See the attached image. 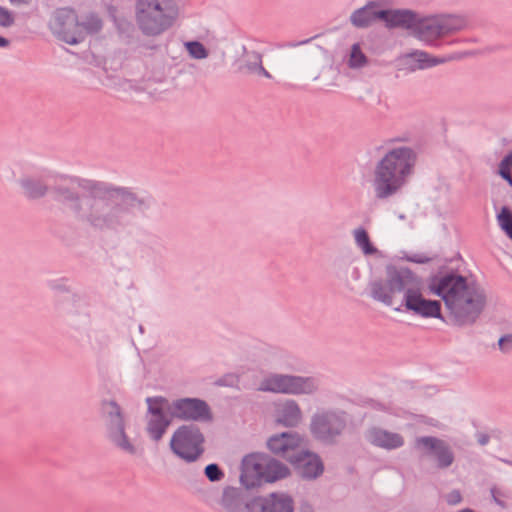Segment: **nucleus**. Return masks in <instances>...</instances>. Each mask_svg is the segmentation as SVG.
Segmentation results:
<instances>
[{
	"label": "nucleus",
	"mask_w": 512,
	"mask_h": 512,
	"mask_svg": "<svg viewBox=\"0 0 512 512\" xmlns=\"http://www.w3.org/2000/svg\"><path fill=\"white\" fill-rule=\"evenodd\" d=\"M383 13L382 21L386 24L387 27H401L412 31L418 17L415 12L406 9H383Z\"/></svg>",
	"instance_id": "5701e85b"
},
{
	"label": "nucleus",
	"mask_w": 512,
	"mask_h": 512,
	"mask_svg": "<svg viewBox=\"0 0 512 512\" xmlns=\"http://www.w3.org/2000/svg\"><path fill=\"white\" fill-rule=\"evenodd\" d=\"M255 73H257L259 75H262V76H264L266 78H269V79L272 77L271 74L263 67V65L259 66L258 70Z\"/></svg>",
	"instance_id": "c03bdc74"
},
{
	"label": "nucleus",
	"mask_w": 512,
	"mask_h": 512,
	"mask_svg": "<svg viewBox=\"0 0 512 512\" xmlns=\"http://www.w3.org/2000/svg\"><path fill=\"white\" fill-rule=\"evenodd\" d=\"M146 432L155 441H160L166 433L173 418L168 412V399L162 396L147 397Z\"/></svg>",
	"instance_id": "ddd939ff"
},
{
	"label": "nucleus",
	"mask_w": 512,
	"mask_h": 512,
	"mask_svg": "<svg viewBox=\"0 0 512 512\" xmlns=\"http://www.w3.org/2000/svg\"><path fill=\"white\" fill-rule=\"evenodd\" d=\"M430 291L441 297L457 326L472 325L479 318L486 305L484 289L466 277L450 272L434 277Z\"/></svg>",
	"instance_id": "f03ea898"
},
{
	"label": "nucleus",
	"mask_w": 512,
	"mask_h": 512,
	"mask_svg": "<svg viewBox=\"0 0 512 512\" xmlns=\"http://www.w3.org/2000/svg\"><path fill=\"white\" fill-rule=\"evenodd\" d=\"M204 474L211 482H218L224 478V472L215 463L208 464L204 469Z\"/></svg>",
	"instance_id": "473e14b6"
},
{
	"label": "nucleus",
	"mask_w": 512,
	"mask_h": 512,
	"mask_svg": "<svg viewBox=\"0 0 512 512\" xmlns=\"http://www.w3.org/2000/svg\"><path fill=\"white\" fill-rule=\"evenodd\" d=\"M301 478L314 480L324 472V464L320 456L310 452L302 446L296 456L290 462Z\"/></svg>",
	"instance_id": "a211bd4d"
},
{
	"label": "nucleus",
	"mask_w": 512,
	"mask_h": 512,
	"mask_svg": "<svg viewBox=\"0 0 512 512\" xmlns=\"http://www.w3.org/2000/svg\"><path fill=\"white\" fill-rule=\"evenodd\" d=\"M50 29L59 40L67 44L76 45L82 42L78 32V16L70 8H61L54 13Z\"/></svg>",
	"instance_id": "4468645a"
},
{
	"label": "nucleus",
	"mask_w": 512,
	"mask_h": 512,
	"mask_svg": "<svg viewBox=\"0 0 512 512\" xmlns=\"http://www.w3.org/2000/svg\"><path fill=\"white\" fill-rule=\"evenodd\" d=\"M417 153L409 146L389 149L376 163L371 187L377 201H389L398 196L414 174Z\"/></svg>",
	"instance_id": "7ed1b4c3"
},
{
	"label": "nucleus",
	"mask_w": 512,
	"mask_h": 512,
	"mask_svg": "<svg viewBox=\"0 0 512 512\" xmlns=\"http://www.w3.org/2000/svg\"><path fill=\"white\" fill-rule=\"evenodd\" d=\"M102 409L105 415V426L108 439L119 449L135 454L136 448L125 432V421L121 407L113 400L104 401Z\"/></svg>",
	"instance_id": "f8f14e48"
},
{
	"label": "nucleus",
	"mask_w": 512,
	"mask_h": 512,
	"mask_svg": "<svg viewBox=\"0 0 512 512\" xmlns=\"http://www.w3.org/2000/svg\"><path fill=\"white\" fill-rule=\"evenodd\" d=\"M251 509L257 512H293L292 498L284 493H271L267 497H259L252 501Z\"/></svg>",
	"instance_id": "6ab92c4d"
},
{
	"label": "nucleus",
	"mask_w": 512,
	"mask_h": 512,
	"mask_svg": "<svg viewBox=\"0 0 512 512\" xmlns=\"http://www.w3.org/2000/svg\"><path fill=\"white\" fill-rule=\"evenodd\" d=\"M168 413L171 418L192 423H209L213 413L209 404L200 398L183 397L168 400Z\"/></svg>",
	"instance_id": "9b49d317"
},
{
	"label": "nucleus",
	"mask_w": 512,
	"mask_h": 512,
	"mask_svg": "<svg viewBox=\"0 0 512 512\" xmlns=\"http://www.w3.org/2000/svg\"><path fill=\"white\" fill-rule=\"evenodd\" d=\"M429 258L424 256V255H414L412 258H411V261L415 262V263H419V264H424V263H427L429 262Z\"/></svg>",
	"instance_id": "37998d69"
},
{
	"label": "nucleus",
	"mask_w": 512,
	"mask_h": 512,
	"mask_svg": "<svg viewBox=\"0 0 512 512\" xmlns=\"http://www.w3.org/2000/svg\"><path fill=\"white\" fill-rule=\"evenodd\" d=\"M10 44L9 40L0 36V48H6Z\"/></svg>",
	"instance_id": "a18cd8bd"
},
{
	"label": "nucleus",
	"mask_w": 512,
	"mask_h": 512,
	"mask_svg": "<svg viewBox=\"0 0 512 512\" xmlns=\"http://www.w3.org/2000/svg\"><path fill=\"white\" fill-rule=\"evenodd\" d=\"M302 420L299 404L293 399H287L276 410V422L285 427H296Z\"/></svg>",
	"instance_id": "b1692460"
},
{
	"label": "nucleus",
	"mask_w": 512,
	"mask_h": 512,
	"mask_svg": "<svg viewBox=\"0 0 512 512\" xmlns=\"http://www.w3.org/2000/svg\"><path fill=\"white\" fill-rule=\"evenodd\" d=\"M443 37L461 31L467 27V20L462 15H437Z\"/></svg>",
	"instance_id": "393cba45"
},
{
	"label": "nucleus",
	"mask_w": 512,
	"mask_h": 512,
	"mask_svg": "<svg viewBox=\"0 0 512 512\" xmlns=\"http://www.w3.org/2000/svg\"><path fill=\"white\" fill-rule=\"evenodd\" d=\"M12 3L15 4H28L30 0H10Z\"/></svg>",
	"instance_id": "de8ad7c7"
},
{
	"label": "nucleus",
	"mask_w": 512,
	"mask_h": 512,
	"mask_svg": "<svg viewBox=\"0 0 512 512\" xmlns=\"http://www.w3.org/2000/svg\"><path fill=\"white\" fill-rule=\"evenodd\" d=\"M491 494H492V497H493V500L494 502L500 506L501 508H507V504L500 499V496H504V493L500 492V491H497L496 489H491Z\"/></svg>",
	"instance_id": "a19ab883"
},
{
	"label": "nucleus",
	"mask_w": 512,
	"mask_h": 512,
	"mask_svg": "<svg viewBox=\"0 0 512 512\" xmlns=\"http://www.w3.org/2000/svg\"><path fill=\"white\" fill-rule=\"evenodd\" d=\"M383 14L379 3L370 1L350 15V22L357 28H366L377 20H382Z\"/></svg>",
	"instance_id": "4be33fe9"
},
{
	"label": "nucleus",
	"mask_w": 512,
	"mask_h": 512,
	"mask_svg": "<svg viewBox=\"0 0 512 512\" xmlns=\"http://www.w3.org/2000/svg\"><path fill=\"white\" fill-rule=\"evenodd\" d=\"M185 46L190 56L194 59H205L208 56V51L205 46L199 41L186 42Z\"/></svg>",
	"instance_id": "c756f323"
},
{
	"label": "nucleus",
	"mask_w": 512,
	"mask_h": 512,
	"mask_svg": "<svg viewBox=\"0 0 512 512\" xmlns=\"http://www.w3.org/2000/svg\"><path fill=\"white\" fill-rule=\"evenodd\" d=\"M415 449L432 456L439 469L449 468L455 461L451 446L443 439L435 436H420L415 439Z\"/></svg>",
	"instance_id": "2eb2a0df"
},
{
	"label": "nucleus",
	"mask_w": 512,
	"mask_h": 512,
	"mask_svg": "<svg viewBox=\"0 0 512 512\" xmlns=\"http://www.w3.org/2000/svg\"><path fill=\"white\" fill-rule=\"evenodd\" d=\"M288 475L289 468L280 461L264 454H249L242 460L240 482L250 489Z\"/></svg>",
	"instance_id": "39448f33"
},
{
	"label": "nucleus",
	"mask_w": 512,
	"mask_h": 512,
	"mask_svg": "<svg viewBox=\"0 0 512 512\" xmlns=\"http://www.w3.org/2000/svg\"><path fill=\"white\" fill-rule=\"evenodd\" d=\"M14 24V16L11 11L0 6V26L3 28L11 27Z\"/></svg>",
	"instance_id": "c9c22d12"
},
{
	"label": "nucleus",
	"mask_w": 512,
	"mask_h": 512,
	"mask_svg": "<svg viewBox=\"0 0 512 512\" xmlns=\"http://www.w3.org/2000/svg\"><path fill=\"white\" fill-rule=\"evenodd\" d=\"M364 438L370 445L386 451L397 450L405 445V438L401 433L377 425L368 427Z\"/></svg>",
	"instance_id": "f3484780"
},
{
	"label": "nucleus",
	"mask_w": 512,
	"mask_h": 512,
	"mask_svg": "<svg viewBox=\"0 0 512 512\" xmlns=\"http://www.w3.org/2000/svg\"><path fill=\"white\" fill-rule=\"evenodd\" d=\"M412 274L405 267H388L385 279L370 282V297L386 306H392L397 295H404Z\"/></svg>",
	"instance_id": "1a4fd4ad"
},
{
	"label": "nucleus",
	"mask_w": 512,
	"mask_h": 512,
	"mask_svg": "<svg viewBox=\"0 0 512 512\" xmlns=\"http://www.w3.org/2000/svg\"><path fill=\"white\" fill-rule=\"evenodd\" d=\"M103 22L95 13H88L81 18L78 17V32H80L82 41L87 34H96L101 31Z\"/></svg>",
	"instance_id": "a878e982"
},
{
	"label": "nucleus",
	"mask_w": 512,
	"mask_h": 512,
	"mask_svg": "<svg viewBox=\"0 0 512 512\" xmlns=\"http://www.w3.org/2000/svg\"><path fill=\"white\" fill-rule=\"evenodd\" d=\"M446 499L450 505H456L461 502L462 497L459 491L454 490L447 495Z\"/></svg>",
	"instance_id": "ea45409f"
},
{
	"label": "nucleus",
	"mask_w": 512,
	"mask_h": 512,
	"mask_svg": "<svg viewBox=\"0 0 512 512\" xmlns=\"http://www.w3.org/2000/svg\"><path fill=\"white\" fill-rule=\"evenodd\" d=\"M367 63V57L361 51L359 44H353L351 48L350 58L348 61L349 67L361 68Z\"/></svg>",
	"instance_id": "c85d7f7f"
},
{
	"label": "nucleus",
	"mask_w": 512,
	"mask_h": 512,
	"mask_svg": "<svg viewBox=\"0 0 512 512\" xmlns=\"http://www.w3.org/2000/svg\"><path fill=\"white\" fill-rule=\"evenodd\" d=\"M222 504L229 512H238L242 505L238 498L233 497L228 492L224 493Z\"/></svg>",
	"instance_id": "72a5a7b5"
},
{
	"label": "nucleus",
	"mask_w": 512,
	"mask_h": 512,
	"mask_svg": "<svg viewBox=\"0 0 512 512\" xmlns=\"http://www.w3.org/2000/svg\"><path fill=\"white\" fill-rule=\"evenodd\" d=\"M82 305V300L77 295H69L65 301L59 306V310L62 312H66L68 314H72L74 312V308H80Z\"/></svg>",
	"instance_id": "2f4dec72"
},
{
	"label": "nucleus",
	"mask_w": 512,
	"mask_h": 512,
	"mask_svg": "<svg viewBox=\"0 0 512 512\" xmlns=\"http://www.w3.org/2000/svg\"><path fill=\"white\" fill-rule=\"evenodd\" d=\"M413 33L419 40L429 45H436L437 40L443 37L437 15L424 19L417 17Z\"/></svg>",
	"instance_id": "412c9836"
},
{
	"label": "nucleus",
	"mask_w": 512,
	"mask_h": 512,
	"mask_svg": "<svg viewBox=\"0 0 512 512\" xmlns=\"http://www.w3.org/2000/svg\"><path fill=\"white\" fill-rule=\"evenodd\" d=\"M311 39H306V40H303V41H300L298 43H289L287 44L288 47H296L298 45H304V44H307L310 42Z\"/></svg>",
	"instance_id": "49530a36"
},
{
	"label": "nucleus",
	"mask_w": 512,
	"mask_h": 512,
	"mask_svg": "<svg viewBox=\"0 0 512 512\" xmlns=\"http://www.w3.org/2000/svg\"><path fill=\"white\" fill-rule=\"evenodd\" d=\"M304 444V438L299 433L291 431L274 434L267 440L268 449L288 462L292 461Z\"/></svg>",
	"instance_id": "dca6fc26"
},
{
	"label": "nucleus",
	"mask_w": 512,
	"mask_h": 512,
	"mask_svg": "<svg viewBox=\"0 0 512 512\" xmlns=\"http://www.w3.org/2000/svg\"><path fill=\"white\" fill-rule=\"evenodd\" d=\"M23 195L31 200L50 191L75 220L96 233H123L136 222V213L152 206V198L133 188L67 174L25 175L19 180Z\"/></svg>",
	"instance_id": "f257e3e1"
},
{
	"label": "nucleus",
	"mask_w": 512,
	"mask_h": 512,
	"mask_svg": "<svg viewBox=\"0 0 512 512\" xmlns=\"http://www.w3.org/2000/svg\"><path fill=\"white\" fill-rule=\"evenodd\" d=\"M346 412L341 409H321L311 417L310 432L325 444H334L347 426Z\"/></svg>",
	"instance_id": "9d476101"
},
{
	"label": "nucleus",
	"mask_w": 512,
	"mask_h": 512,
	"mask_svg": "<svg viewBox=\"0 0 512 512\" xmlns=\"http://www.w3.org/2000/svg\"><path fill=\"white\" fill-rule=\"evenodd\" d=\"M65 282L66 281L64 279L50 280L48 282V286L54 291L67 292L68 287Z\"/></svg>",
	"instance_id": "58836bf2"
},
{
	"label": "nucleus",
	"mask_w": 512,
	"mask_h": 512,
	"mask_svg": "<svg viewBox=\"0 0 512 512\" xmlns=\"http://www.w3.org/2000/svg\"><path fill=\"white\" fill-rule=\"evenodd\" d=\"M319 387L320 381L314 376L269 373L261 380L257 390L284 395H313Z\"/></svg>",
	"instance_id": "423d86ee"
},
{
	"label": "nucleus",
	"mask_w": 512,
	"mask_h": 512,
	"mask_svg": "<svg viewBox=\"0 0 512 512\" xmlns=\"http://www.w3.org/2000/svg\"><path fill=\"white\" fill-rule=\"evenodd\" d=\"M262 66V56L258 52H251L247 54L246 67L251 72H256L258 67Z\"/></svg>",
	"instance_id": "f704fd0d"
},
{
	"label": "nucleus",
	"mask_w": 512,
	"mask_h": 512,
	"mask_svg": "<svg viewBox=\"0 0 512 512\" xmlns=\"http://www.w3.org/2000/svg\"><path fill=\"white\" fill-rule=\"evenodd\" d=\"M423 288L422 279L413 272L406 291L401 297L399 307L395 310L406 311L421 318H436L444 321L441 302L425 298Z\"/></svg>",
	"instance_id": "0eeeda50"
},
{
	"label": "nucleus",
	"mask_w": 512,
	"mask_h": 512,
	"mask_svg": "<svg viewBox=\"0 0 512 512\" xmlns=\"http://www.w3.org/2000/svg\"><path fill=\"white\" fill-rule=\"evenodd\" d=\"M353 237L356 246L363 252L364 255H374L377 253V248L371 243L368 232L363 227H357L353 230Z\"/></svg>",
	"instance_id": "bb28decb"
},
{
	"label": "nucleus",
	"mask_w": 512,
	"mask_h": 512,
	"mask_svg": "<svg viewBox=\"0 0 512 512\" xmlns=\"http://www.w3.org/2000/svg\"><path fill=\"white\" fill-rule=\"evenodd\" d=\"M512 153L507 154L500 162L498 173L499 175L506 180L510 186H512Z\"/></svg>",
	"instance_id": "7c9ffc66"
},
{
	"label": "nucleus",
	"mask_w": 512,
	"mask_h": 512,
	"mask_svg": "<svg viewBox=\"0 0 512 512\" xmlns=\"http://www.w3.org/2000/svg\"><path fill=\"white\" fill-rule=\"evenodd\" d=\"M475 436H476L477 442L481 446L487 445L490 441V436L486 433L478 432V433H476Z\"/></svg>",
	"instance_id": "79ce46f5"
},
{
	"label": "nucleus",
	"mask_w": 512,
	"mask_h": 512,
	"mask_svg": "<svg viewBox=\"0 0 512 512\" xmlns=\"http://www.w3.org/2000/svg\"><path fill=\"white\" fill-rule=\"evenodd\" d=\"M445 60L430 56L427 52L415 50L397 59L398 70L415 72L443 63Z\"/></svg>",
	"instance_id": "aec40b11"
},
{
	"label": "nucleus",
	"mask_w": 512,
	"mask_h": 512,
	"mask_svg": "<svg viewBox=\"0 0 512 512\" xmlns=\"http://www.w3.org/2000/svg\"><path fill=\"white\" fill-rule=\"evenodd\" d=\"M177 16L178 7L172 0H137L136 19L145 35L163 33L173 25Z\"/></svg>",
	"instance_id": "20e7f679"
},
{
	"label": "nucleus",
	"mask_w": 512,
	"mask_h": 512,
	"mask_svg": "<svg viewBox=\"0 0 512 512\" xmlns=\"http://www.w3.org/2000/svg\"><path fill=\"white\" fill-rule=\"evenodd\" d=\"M498 346H499V349L504 353H508L509 351H511L512 350V334H506V335L502 336L498 340Z\"/></svg>",
	"instance_id": "4c0bfd02"
},
{
	"label": "nucleus",
	"mask_w": 512,
	"mask_h": 512,
	"mask_svg": "<svg viewBox=\"0 0 512 512\" xmlns=\"http://www.w3.org/2000/svg\"><path fill=\"white\" fill-rule=\"evenodd\" d=\"M205 436L195 424H183L172 434L169 447L186 463L196 462L205 452Z\"/></svg>",
	"instance_id": "6e6552de"
},
{
	"label": "nucleus",
	"mask_w": 512,
	"mask_h": 512,
	"mask_svg": "<svg viewBox=\"0 0 512 512\" xmlns=\"http://www.w3.org/2000/svg\"><path fill=\"white\" fill-rule=\"evenodd\" d=\"M239 378L237 375L234 374H226L219 378L215 384L217 386H223V387H234L238 384Z\"/></svg>",
	"instance_id": "e433bc0d"
},
{
	"label": "nucleus",
	"mask_w": 512,
	"mask_h": 512,
	"mask_svg": "<svg viewBox=\"0 0 512 512\" xmlns=\"http://www.w3.org/2000/svg\"><path fill=\"white\" fill-rule=\"evenodd\" d=\"M150 243H151V244H156V243H157V239H156V237H152V238L150 239Z\"/></svg>",
	"instance_id": "09e8293b"
},
{
	"label": "nucleus",
	"mask_w": 512,
	"mask_h": 512,
	"mask_svg": "<svg viewBox=\"0 0 512 512\" xmlns=\"http://www.w3.org/2000/svg\"><path fill=\"white\" fill-rule=\"evenodd\" d=\"M497 220L501 229L512 239V212L507 206L502 207Z\"/></svg>",
	"instance_id": "cd10ccee"
}]
</instances>
